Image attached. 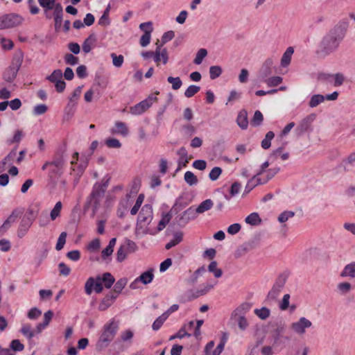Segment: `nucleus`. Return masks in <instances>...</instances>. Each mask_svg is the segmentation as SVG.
Instances as JSON below:
<instances>
[{
    "label": "nucleus",
    "instance_id": "f257e3e1",
    "mask_svg": "<svg viewBox=\"0 0 355 355\" xmlns=\"http://www.w3.org/2000/svg\"><path fill=\"white\" fill-rule=\"evenodd\" d=\"M349 25V21L347 18L340 19L322 37L320 43L319 51L324 55H329L334 52L345 37Z\"/></svg>",
    "mask_w": 355,
    "mask_h": 355
},
{
    "label": "nucleus",
    "instance_id": "f03ea898",
    "mask_svg": "<svg viewBox=\"0 0 355 355\" xmlns=\"http://www.w3.org/2000/svg\"><path fill=\"white\" fill-rule=\"evenodd\" d=\"M108 182L109 180H107L102 183H96L94 185L91 193L87 198L85 205V209H87L89 207L92 206L93 214H94L96 212L107 188Z\"/></svg>",
    "mask_w": 355,
    "mask_h": 355
},
{
    "label": "nucleus",
    "instance_id": "7ed1b4c3",
    "mask_svg": "<svg viewBox=\"0 0 355 355\" xmlns=\"http://www.w3.org/2000/svg\"><path fill=\"white\" fill-rule=\"evenodd\" d=\"M119 329V322L112 319L103 327V331L97 342L96 347L98 349L105 348L114 339Z\"/></svg>",
    "mask_w": 355,
    "mask_h": 355
},
{
    "label": "nucleus",
    "instance_id": "20e7f679",
    "mask_svg": "<svg viewBox=\"0 0 355 355\" xmlns=\"http://www.w3.org/2000/svg\"><path fill=\"white\" fill-rule=\"evenodd\" d=\"M24 17L15 12L0 16V30L10 29L19 26L24 21Z\"/></svg>",
    "mask_w": 355,
    "mask_h": 355
},
{
    "label": "nucleus",
    "instance_id": "39448f33",
    "mask_svg": "<svg viewBox=\"0 0 355 355\" xmlns=\"http://www.w3.org/2000/svg\"><path fill=\"white\" fill-rule=\"evenodd\" d=\"M68 160V155L66 150L60 148L56 150L55 154L53 156L51 161L46 162L44 165L42 166V169L45 171L47 169L49 165H53L55 166H58L64 169L66 164Z\"/></svg>",
    "mask_w": 355,
    "mask_h": 355
},
{
    "label": "nucleus",
    "instance_id": "423d86ee",
    "mask_svg": "<svg viewBox=\"0 0 355 355\" xmlns=\"http://www.w3.org/2000/svg\"><path fill=\"white\" fill-rule=\"evenodd\" d=\"M287 280V275L285 274H280L275 280L272 288L268 292L266 300L273 301L275 300L279 296L280 292L283 289Z\"/></svg>",
    "mask_w": 355,
    "mask_h": 355
},
{
    "label": "nucleus",
    "instance_id": "0eeeda50",
    "mask_svg": "<svg viewBox=\"0 0 355 355\" xmlns=\"http://www.w3.org/2000/svg\"><path fill=\"white\" fill-rule=\"evenodd\" d=\"M285 327L284 325H278L272 332V339L274 346L285 347L286 342L290 340V337L284 335Z\"/></svg>",
    "mask_w": 355,
    "mask_h": 355
},
{
    "label": "nucleus",
    "instance_id": "6e6552de",
    "mask_svg": "<svg viewBox=\"0 0 355 355\" xmlns=\"http://www.w3.org/2000/svg\"><path fill=\"white\" fill-rule=\"evenodd\" d=\"M157 98L155 94H150L147 98L130 107V113L135 115H139L144 112L153 103L157 101Z\"/></svg>",
    "mask_w": 355,
    "mask_h": 355
},
{
    "label": "nucleus",
    "instance_id": "1a4fd4ad",
    "mask_svg": "<svg viewBox=\"0 0 355 355\" xmlns=\"http://www.w3.org/2000/svg\"><path fill=\"white\" fill-rule=\"evenodd\" d=\"M198 216L196 211L193 206L189 207L181 214L175 218L178 225L184 227L189 221L196 219Z\"/></svg>",
    "mask_w": 355,
    "mask_h": 355
},
{
    "label": "nucleus",
    "instance_id": "9d476101",
    "mask_svg": "<svg viewBox=\"0 0 355 355\" xmlns=\"http://www.w3.org/2000/svg\"><path fill=\"white\" fill-rule=\"evenodd\" d=\"M312 322L304 317H302L298 321L291 324V329L297 334L302 335L306 331V329L311 327Z\"/></svg>",
    "mask_w": 355,
    "mask_h": 355
},
{
    "label": "nucleus",
    "instance_id": "9b49d317",
    "mask_svg": "<svg viewBox=\"0 0 355 355\" xmlns=\"http://www.w3.org/2000/svg\"><path fill=\"white\" fill-rule=\"evenodd\" d=\"M93 289L96 293H101L103 290V286L101 281H97L94 277H89L85 282V291L87 295H91Z\"/></svg>",
    "mask_w": 355,
    "mask_h": 355
},
{
    "label": "nucleus",
    "instance_id": "f8f14e48",
    "mask_svg": "<svg viewBox=\"0 0 355 355\" xmlns=\"http://www.w3.org/2000/svg\"><path fill=\"white\" fill-rule=\"evenodd\" d=\"M153 218V209L150 205H145L142 207L139 216L138 222L140 224H149Z\"/></svg>",
    "mask_w": 355,
    "mask_h": 355
},
{
    "label": "nucleus",
    "instance_id": "ddd939ff",
    "mask_svg": "<svg viewBox=\"0 0 355 355\" xmlns=\"http://www.w3.org/2000/svg\"><path fill=\"white\" fill-rule=\"evenodd\" d=\"M34 220L35 216H24L23 217L17 230V236L19 238H22L26 235Z\"/></svg>",
    "mask_w": 355,
    "mask_h": 355
},
{
    "label": "nucleus",
    "instance_id": "4468645a",
    "mask_svg": "<svg viewBox=\"0 0 355 355\" xmlns=\"http://www.w3.org/2000/svg\"><path fill=\"white\" fill-rule=\"evenodd\" d=\"M273 64V60L270 58L265 60L258 73V78L261 81L267 78L272 73Z\"/></svg>",
    "mask_w": 355,
    "mask_h": 355
},
{
    "label": "nucleus",
    "instance_id": "2eb2a0df",
    "mask_svg": "<svg viewBox=\"0 0 355 355\" xmlns=\"http://www.w3.org/2000/svg\"><path fill=\"white\" fill-rule=\"evenodd\" d=\"M316 115L315 114H311L304 118L298 124L295 130L297 134L300 135L306 132L311 126V124L315 119Z\"/></svg>",
    "mask_w": 355,
    "mask_h": 355
},
{
    "label": "nucleus",
    "instance_id": "dca6fc26",
    "mask_svg": "<svg viewBox=\"0 0 355 355\" xmlns=\"http://www.w3.org/2000/svg\"><path fill=\"white\" fill-rule=\"evenodd\" d=\"M46 170H48V177L50 181L55 184L58 179L64 173V169L60 167L57 168L53 165H49Z\"/></svg>",
    "mask_w": 355,
    "mask_h": 355
},
{
    "label": "nucleus",
    "instance_id": "f3484780",
    "mask_svg": "<svg viewBox=\"0 0 355 355\" xmlns=\"http://www.w3.org/2000/svg\"><path fill=\"white\" fill-rule=\"evenodd\" d=\"M53 17L55 21V28L56 31L60 28L62 18H63V8L60 3L55 5V10L53 11Z\"/></svg>",
    "mask_w": 355,
    "mask_h": 355
},
{
    "label": "nucleus",
    "instance_id": "a211bd4d",
    "mask_svg": "<svg viewBox=\"0 0 355 355\" xmlns=\"http://www.w3.org/2000/svg\"><path fill=\"white\" fill-rule=\"evenodd\" d=\"M110 132L112 135H120L123 137L128 136L129 131L126 124L122 121H116L110 129Z\"/></svg>",
    "mask_w": 355,
    "mask_h": 355
},
{
    "label": "nucleus",
    "instance_id": "6ab92c4d",
    "mask_svg": "<svg viewBox=\"0 0 355 355\" xmlns=\"http://www.w3.org/2000/svg\"><path fill=\"white\" fill-rule=\"evenodd\" d=\"M117 295L112 292H110L102 300L98 306L100 311H105L109 308L116 299Z\"/></svg>",
    "mask_w": 355,
    "mask_h": 355
},
{
    "label": "nucleus",
    "instance_id": "aec40b11",
    "mask_svg": "<svg viewBox=\"0 0 355 355\" xmlns=\"http://www.w3.org/2000/svg\"><path fill=\"white\" fill-rule=\"evenodd\" d=\"M133 337V332L128 329L125 331L124 332H122L121 334V340H116L114 343V346L118 348V352L123 351L124 349L122 347L121 341H128L130 340Z\"/></svg>",
    "mask_w": 355,
    "mask_h": 355
},
{
    "label": "nucleus",
    "instance_id": "412c9836",
    "mask_svg": "<svg viewBox=\"0 0 355 355\" xmlns=\"http://www.w3.org/2000/svg\"><path fill=\"white\" fill-rule=\"evenodd\" d=\"M96 279L103 282L106 288H110L115 282L114 276L110 272H105L102 276L98 275Z\"/></svg>",
    "mask_w": 355,
    "mask_h": 355
},
{
    "label": "nucleus",
    "instance_id": "4be33fe9",
    "mask_svg": "<svg viewBox=\"0 0 355 355\" xmlns=\"http://www.w3.org/2000/svg\"><path fill=\"white\" fill-rule=\"evenodd\" d=\"M266 183V181H262V180L259 178H257V175L253 176L247 183L243 196L247 195L258 184H263Z\"/></svg>",
    "mask_w": 355,
    "mask_h": 355
},
{
    "label": "nucleus",
    "instance_id": "5701e85b",
    "mask_svg": "<svg viewBox=\"0 0 355 355\" xmlns=\"http://www.w3.org/2000/svg\"><path fill=\"white\" fill-rule=\"evenodd\" d=\"M96 42V36L94 33H91L87 38H86L83 44L82 48L85 53H88L91 51L92 46Z\"/></svg>",
    "mask_w": 355,
    "mask_h": 355
},
{
    "label": "nucleus",
    "instance_id": "b1692460",
    "mask_svg": "<svg viewBox=\"0 0 355 355\" xmlns=\"http://www.w3.org/2000/svg\"><path fill=\"white\" fill-rule=\"evenodd\" d=\"M24 60V54L21 51L17 52L14 54L10 67L19 71Z\"/></svg>",
    "mask_w": 355,
    "mask_h": 355
},
{
    "label": "nucleus",
    "instance_id": "393cba45",
    "mask_svg": "<svg viewBox=\"0 0 355 355\" xmlns=\"http://www.w3.org/2000/svg\"><path fill=\"white\" fill-rule=\"evenodd\" d=\"M236 123L241 129L245 130L248 128V112L245 110H242L239 112L236 119Z\"/></svg>",
    "mask_w": 355,
    "mask_h": 355
},
{
    "label": "nucleus",
    "instance_id": "a878e982",
    "mask_svg": "<svg viewBox=\"0 0 355 355\" xmlns=\"http://www.w3.org/2000/svg\"><path fill=\"white\" fill-rule=\"evenodd\" d=\"M83 87V85L78 86L74 89V91L72 93L71 96L69 98V102L66 109H69V110H71L72 108H73L76 106V101L78 100V98H79V96L81 94Z\"/></svg>",
    "mask_w": 355,
    "mask_h": 355
},
{
    "label": "nucleus",
    "instance_id": "bb28decb",
    "mask_svg": "<svg viewBox=\"0 0 355 355\" xmlns=\"http://www.w3.org/2000/svg\"><path fill=\"white\" fill-rule=\"evenodd\" d=\"M340 277L355 278V262L346 265L340 272Z\"/></svg>",
    "mask_w": 355,
    "mask_h": 355
},
{
    "label": "nucleus",
    "instance_id": "cd10ccee",
    "mask_svg": "<svg viewBox=\"0 0 355 355\" xmlns=\"http://www.w3.org/2000/svg\"><path fill=\"white\" fill-rule=\"evenodd\" d=\"M293 53L294 49L292 46H289L286 49L281 59V66L282 67H286L290 64Z\"/></svg>",
    "mask_w": 355,
    "mask_h": 355
},
{
    "label": "nucleus",
    "instance_id": "c85d7f7f",
    "mask_svg": "<svg viewBox=\"0 0 355 355\" xmlns=\"http://www.w3.org/2000/svg\"><path fill=\"white\" fill-rule=\"evenodd\" d=\"M154 278L153 275V269L150 268L147 271L141 273L139 277H137L139 282L143 283L144 284H150Z\"/></svg>",
    "mask_w": 355,
    "mask_h": 355
},
{
    "label": "nucleus",
    "instance_id": "c756f323",
    "mask_svg": "<svg viewBox=\"0 0 355 355\" xmlns=\"http://www.w3.org/2000/svg\"><path fill=\"white\" fill-rule=\"evenodd\" d=\"M214 205V202L211 199H207L204 201H202L196 209H195V211H196L197 214H202L209 209H211V207Z\"/></svg>",
    "mask_w": 355,
    "mask_h": 355
},
{
    "label": "nucleus",
    "instance_id": "7c9ffc66",
    "mask_svg": "<svg viewBox=\"0 0 355 355\" xmlns=\"http://www.w3.org/2000/svg\"><path fill=\"white\" fill-rule=\"evenodd\" d=\"M18 71L8 67L3 73L2 78L7 83H12L16 78Z\"/></svg>",
    "mask_w": 355,
    "mask_h": 355
},
{
    "label": "nucleus",
    "instance_id": "2f4dec72",
    "mask_svg": "<svg viewBox=\"0 0 355 355\" xmlns=\"http://www.w3.org/2000/svg\"><path fill=\"white\" fill-rule=\"evenodd\" d=\"M355 162V152L352 153L349 156L343 160L340 166L343 167L345 171H349L351 167L354 166Z\"/></svg>",
    "mask_w": 355,
    "mask_h": 355
},
{
    "label": "nucleus",
    "instance_id": "473e14b6",
    "mask_svg": "<svg viewBox=\"0 0 355 355\" xmlns=\"http://www.w3.org/2000/svg\"><path fill=\"white\" fill-rule=\"evenodd\" d=\"M183 239V234L181 232H177L173 235V239L166 244L165 248L169 250L171 248L179 244Z\"/></svg>",
    "mask_w": 355,
    "mask_h": 355
},
{
    "label": "nucleus",
    "instance_id": "72a5a7b5",
    "mask_svg": "<svg viewBox=\"0 0 355 355\" xmlns=\"http://www.w3.org/2000/svg\"><path fill=\"white\" fill-rule=\"evenodd\" d=\"M245 221L250 225L256 226L261 224V218L258 213L253 212L245 218Z\"/></svg>",
    "mask_w": 355,
    "mask_h": 355
},
{
    "label": "nucleus",
    "instance_id": "f704fd0d",
    "mask_svg": "<svg viewBox=\"0 0 355 355\" xmlns=\"http://www.w3.org/2000/svg\"><path fill=\"white\" fill-rule=\"evenodd\" d=\"M251 305L249 303H243L238 308H236L232 313V318L237 317V315H243L250 309Z\"/></svg>",
    "mask_w": 355,
    "mask_h": 355
},
{
    "label": "nucleus",
    "instance_id": "c9c22d12",
    "mask_svg": "<svg viewBox=\"0 0 355 355\" xmlns=\"http://www.w3.org/2000/svg\"><path fill=\"white\" fill-rule=\"evenodd\" d=\"M177 154L180 156L178 160V165L182 164L183 166H186L189 163V159L187 157V150L184 147H181L178 151Z\"/></svg>",
    "mask_w": 355,
    "mask_h": 355
},
{
    "label": "nucleus",
    "instance_id": "e433bc0d",
    "mask_svg": "<svg viewBox=\"0 0 355 355\" xmlns=\"http://www.w3.org/2000/svg\"><path fill=\"white\" fill-rule=\"evenodd\" d=\"M182 196H180L178 198L176 199L175 204L172 207L171 209L170 210V212L173 214H176L179 211H180L182 209L186 207L187 205V202H182Z\"/></svg>",
    "mask_w": 355,
    "mask_h": 355
},
{
    "label": "nucleus",
    "instance_id": "4c0bfd02",
    "mask_svg": "<svg viewBox=\"0 0 355 355\" xmlns=\"http://www.w3.org/2000/svg\"><path fill=\"white\" fill-rule=\"evenodd\" d=\"M172 218V214L169 211L162 216L157 225V232L162 231L166 225L170 222Z\"/></svg>",
    "mask_w": 355,
    "mask_h": 355
},
{
    "label": "nucleus",
    "instance_id": "58836bf2",
    "mask_svg": "<svg viewBox=\"0 0 355 355\" xmlns=\"http://www.w3.org/2000/svg\"><path fill=\"white\" fill-rule=\"evenodd\" d=\"M324 96L322 94H314L311 97V99L309 102V105L310 107H315L321 103L324 102Z\"/></svg>",
    "mask_w": 355,
    "mask_h": 355
},
{
    "label": "nucleus",
    "instance_id": "ea45409f",
    "mask_svg": "<svg viewBox=\"0 0 355 355\" xmlns=\"http://www.w3.org/2000/svg\"><path fill=\"white\" fill-rule=\"evenodd\" d=\"M231 318L232 320H234L237 322L239 329L242 331L245 330L247 329V327H248V320H246L245 315H237V317H236V318L231 317Z\"/></svg>",
    "mask_w": 355,
    "mask_h": 355
},
{
    "label": "nucleus",
    "instance_id": "a19ab883",
    "mask_svg": "<svg viewBox=\"0 0 355 355\" xmlns=\"http://www.w3.org/2000/svg\"><path fill=\"white\" fill-rule=\"evenodd\" d=\"M127 282V278L123 277L119 279L114 284L113 293L115 295H118L119 293H121L123 288L125 286Z\"/></svg>",
    "mask_w": 355,
    "mask_h": 355
},
{
    "label": "nucleus",
    "instance_id": "79ce46f5",
    "mask_svg": "<svg viewBox=\"0 0 355 355\" xmlns=\"http://www.w3.org/2000/svg\"><path fill=\"white\" fill-rule=\"evenodd\" d=\"M217 265L218 263L216 261H212L208 266V270L214 273L215 277L219 278L222 276L223 272L221 269L217 268Z\"/></svg>",
    "mask_w": 355,
    "mask_h": 355
},
{
    "label": "nucleus",
    "instance_id": "37998d69",
    "mask_svg": "<svg viewBox=\"0 0 355 355\" xmlns=\"http://www.w3.org/2000/svg\"><path fill=\"white\" fill-rule=\"evenodd\" d=\"M62 76L63 73L61 69H55L51 75L46 76V79L53 83L62 79Z\"/></svg>",
    "mask_w": 355,
    "mask_h": 355
},
{
    "label": "nucleus",
    "instance_id": "c03bdc74",
    "mask_svg": "<svg viewBox=\"0 0 355 355\" xmlns=\"http://www.w3.org/2000/svg\"><path fill=\"white\" fill-rule=\"evenodd\" d=\"M275 134L272 131L266 133L265 138L261 141V147L263 149H268L271 146V140L274 138Z\"/></svg>",
    "mask_w": 355,
    "mask_h": 355
},
{
    "label": "nucleus",
    "instance_id": "a18cd8bd",
    "mask_svg": "<svg viewBox=\"0 0 355 355\" xmlns=\"http://www.w3.org/2000/svg\"><path fill=\"white\" fill-rule=\"evenodd\" d=\"M20 331L28 340L32 339L35 336V331L31 329V327L29 324H24Z\"/></svg>",
    "mask_w": 355,
    "mask_h": 355
},
{
    "label": "nucleus",
    "instance_id": "49530a36",
    "mask_svg": "<svg viewBox=\"0 0 355 355\" xmlns=\"http://www.w3.org/2000/svg\"><path fill=\"white\" fill-rule=\"evenodd\" d=\"M283 79L280 76H272L268 78H266L262 82L267 84L268 87H276L282 83Z\"/></svg>",
    "mask_w": 355,
    "mask_h": 355
},
{
    "label": "nucleus",
    "instance_id": "de8ad7c7",
    "mask_svg": "<svg viewBox=\"0 0 355 355\" xmlns=\"http://www.w3.org/2000/svg\"><path fill=\"white\" fill-rule=\"evenodd\" d=\"M153 30V28H150V29H148V31H146V33H144V35H141L139 40V43L142 47H145L150 44L151 37L150 34Z\"/></svg>",
    "mask_w": 355,
    "mask_h": 355
},
{
    "label": "nucleus",
    "instance_id": "09e8293b",
    "mask_svg": "<svg viewBox=\"0 0 355 355\" xmlns=\"http://www.w3.org/2000/svg\"><path fill=\"white\" fill-rule=\"evenodd\" d=\"M167 81L171 84L172 89L174 90L179 89L182 85V82L180 77L168 76Z\"/></svg>",
    "mask_w": 355,
    "mask_h": 355
},
{
    "label": "nucleus",
    "instance_id": "8fccbe9b",
    "mask_svg": "<svg viewBox=\"0 0 355 355\" xmlns=\"http://www.w3.org/2000/svg\"><path fill=\"white\" fill-rule=\"evenodd\" d=\"M263 120L262 113L259 110H257L254 112V116L251 120V125L254 127L259 126Z\"/></svg>",
    "mask_w": 355,
    "mask_h": 355
},
{
    "label": "nucleus",
    "instance_id": "3c124183",
    "mask_svg": "<svg viewBox=\"0 0 355 355\" xmlns=\"http://www.w3.org/2000/svg\"><path fill=\"white\" fill-rule=\"evenodd\" d=\"M254 313L261 320L267 319L270 314V311L266 307H262L261 309H256Z\"/></svg>",
    "mask_w": 355,
    "mask_h": 355
},
{
    "label": "nucleus",
    "instance_id": "603ef678",
    "mask_svg": "<svg viewBox=\"0 0 355 355\" xmlns=\"http://www.w3.org/2000/svg\"><path fill=\"white\" fill-rule=\"evenodd\" d=\"M223 72L220 66L214 65L209 67V76L211 80L218 78Z\"/></svg>",
    "mask_w": 355,
    "mask_h": 355
},
{
    "label": "nucleus",
    "instance_id": "864d4df0",
    "mask_svg": "<svg viewBox=\"0 0 355 355\" xmlns=\"http://www.w3.org/2000/svg\"><path fill=\"white\" fill-rule=\"evenodd\" d=\"M62 207V202L60 201L57 202L50 213V217L52 220H55L57 218V217H58L60 216Z\"/></svg>",
    "mask_w": 355,
    "mask_h": 355
},
{
    "label": "nucleus",
    "instance_id": "5fc2aeb1",
    "mask_svg": "<svg viewBox=\"0 0 355 355\" xmlns=\"http://www.w3.org/2000/svg\"><path fill=\"white\" fill-rule=\"evenodd\" d=\"M39 4L41 7L44 8V10H55V0H37Z\"/></svg>",
    "mask_w": 355,
    "mask_h": 355
},
{
    "label": "nucleus",
    "instance_id": "6e6d98bb",
    "mask_svg": "<svg viewBox=\"0 0 355 355\" xmlns=\"http://www.w3.org/2000/svg\"><path fill=\"white\" fill-rule=\"evenodd\" d=\"M184 180L190 186L195 185L198 183L197 177L191 171H187L184 173Z\"/></svg>",
    "mask_w": 355,
    "mask_h": 355
},
{
    "label": "nucleus",
    "instance_id": "4d7b16f0",
    "mask_svg": "<svg viewBox=\"0 0 355 355\" xmlns=\"http://www.w3.org/2000/svg\"><path fill=\"white\" fill-rule=\"evenodd\" d=\"M168 318V317H166L164 313H163L162 315L159 316L155 321L152 324V329L154 330V331H157L159 330L161 327L162 326V324H164V322L166 320V319Z\"/></svg>",
    "mask_w": 355,
    "mask_h": 355
},
{
    "label": "nucleus",
    "instance_id": "13d9d810",
    "mask_svg": "<svg viewBox=\"0 0 355 355\" xmlns=\"http://www.w3.org/2000/svg\"><path fill=\"white\" fill-rule=\"evenodd\" d=\"M144 199V195L141 193L137 198L136 202L132 208L130 209V214L132 215H135L137 214L141 204L143 203Z\"/></svg>",
    "mask_w": 355,
    "mask_h": 355
},
{
    "label": "nucleus",
    "instance_id": "bf43d9fd",
    "mask_svg": "<svg viewBox=\"0 0 355 355\" xmlns=\"http://www.w3.org/2000/svg\"><path fill=\"white\" fill-rule=\"evenodd\" d=\"M110 10V6L108 5L98 21L99 25L107 26L110 24V20H109V17H108Z\"/></svg>",
    "mask_w": 355,
    "mask_h": 355
},
{
    "label": "nucleus",
    "instance_id": "052dcab7",
    "mask_svg": "<svg viewBox=\"0 0 355 355\" xmlns=\"http://www.w3.org/2000/svg\"><path fill=\"white\" fill-rule=\"evenodd\" d=\"M207 55V51L205 49H200L196 53L193 62L196 64H200Z\"/></svg>",
    "mask_w": 355,
    "mask_h": 355
},
{
    "label": "nucleus",
    "instance_id": "680f3d73",
    "mask_svg": "<svg viewBox=\"0 0 355 355\" xmlns=\"http://www.w3.org/2000/svg\"><path fill=\"white\" fill-rule=\"evenodd\" d=\"M112 59V64L115 67L119 68L123 65L124 58L122 55H117L114 53H112L110 55Z\"/></svg>",
    "mask_w": 355,
    "mask_h": 355
},
{
    "label": "nucleus",
    "instance_id": "e2e57ef3",
    "mask_svg": "<svg viewBox=\"0 0 355 355\" xmlns=\"http://www.w3.org/2000/svg\"><path fill=\"white\" fill-rule=\"evenodd\" d=\"M200 89V87L197 85H190L188 87V88L184 92V96L187 98H191L193 96L196 94H197Z\"/></svg>",
    "mask_w": 355,
    "mask_h": 355
},
{
    "label": "nucleus",
    "instance_id": "0e129e2a",
    "mask_svg": "<svg viewBox=\"0 0 355 355\" xmlns=\"http://www.w3.org/2000/svg\"><path fill=\"white\" fill-rule=\"evenodd\" d=\"M105 145L110 148H119L121 147V144L119 139L115 138H108L105 141Z\"/></svg>",
    "mask_w": 355,
    "mask_h": 355
},
{
    "label": "nucleus",
    "instance_id": "69168bd1",
    "mask_svg": "<svg viewBox=\"0 0 355 355\" xmlns=\"http://www.w3.org/2000/svg\"><path fill=\"white\" fill-rule=\"evenodd\" d=\"M23 214V209H15L11 214L6 219L8 222L10 223H13L15 222L16 219L21 216V215Z\"/></svg>",
    "mask_w": 355,
    "mask_h": 355
},
{
    "label": "nucleus",
    "instance_id": "338daca9",
    "mask_svg": "<svg viewBox=\"0 0 355 355\" xmlns=\"http://www.w3.org/2000/svg\"><path fill=\"white\" fill-rule=\"evenodd\" d=\"M222 171H223L220 167H218V166L214 167L209 174V179L212 181L216 180L219 178L220 174L222 173Z\"/></svg>",
    "mask_w": 355,
    "mask_h": 355
},
{
    "label": "nucleus",
    "instance_id": "774afa93",
    "mask_svg": "<svg viewBox=\"0 0 355 355\" xmlns=\"http://www.w3.org/2000/svg\"><path fill=\"white\" fill-rule=\"evenodd\" d=\"M295 216V212L292 211H285L282 212L278 217V220L280 223H285L289 218Z\"/></svg>",
    "mask_w": 355,
    "mask_h": 355
}]
</instances>
